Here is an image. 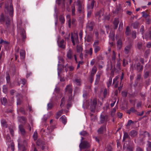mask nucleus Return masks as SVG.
<instances>
[{
  "label": "nucleus",
  "mask_w": 151,
  "mask_h": 151,
  "mask_svg": "<svg viewBox=\"0 0 151 151\" xmlns=\"http://www.w3.org/2000/svg\"><path fill=\"white\" fill-rule=\"evenodd\" d=\"M5 8L8 10L9 9V15L12 17L13 15L14 11L12 0H9L7 1L5 5Z\"/></svg>",
  "instance_id": "1"
},
{
  "label": "nucleus",
  "mask_w": 151,
  "mask_h": 151,
  "mask_svg": "<svg viewBox=\"0 0 151 151\" xmlns=\"http://www.w3.org/2000/svg\"><path fill=\"white\" fill-rule=\"evenodd\" d=\"M76 5L77 6V10L79 14H82L84 12V7L82 6V2L80 0H77L76 2Z\"/></svg>",
  "instance_id": "2"
},
{
  "label": "nucleus",
  "mask_w": 151,
  "mask_h": 151,
  "mask_svg": "<svg viewBox=\"0 0 151 151\" xmlns=\"http://www.w3.org/2000/svg\"><path fill=\"white\" fill-rule=\"evenodd\" d=\"M83 137H82V139L81 140V142L80 143L79 147L81 150L88 148L90 147V145L89 143L86 141H83L82 140L84 139Z\"/></svg>",
  "instance_id": "3"
},
{
  "label": "nucleus",
  "mask_w": 151,
  "mask_h": 151,
  "mask_svg": "<svg viewBox=\"0 0 151 151\" xmlns=\"http://www.w3.org/2000/svg\"><path fill=\"white\" fill-rule=\"evenodd\" d=\"M97 104L96 99H94L91 102V106L90 109L91 112H94Z\"/></svg>",
  "instance_id": "4"
},
{
  "label": "nucleus",
  "mask_w": 151,
  "mask_h": 151,
  "mask_svg": "<svg viewBox=\"0 0 151 151\" xmlns=\"http://www.w3.org/2000/svg\"><path fill=\"white\" fill-rule=\"evenodd\" d=\"M99 44V41L98 40L95 41L93 44V46L94 48V52L95 53H97L101 50V47L98 45Z\"/></svg>",
  "instance_id": "5"
},
{
  "label": "nucleus",
  "mask_w": 151,
  "mask_h": 151,
  "mask_svg": "<svg viewBox=\"0 0 151 151\" xmlns=\"http://www.w3.org/2000/svg\"><path fill=\"white\" fill-rule=\"evenodd\" d=\"M73 91L72 86L71 85H68L66 86L65 88V92H68L70 95V98L72 97V93Z\"/></svg>",
  "instance_id": "6"
},
{
  "label": "nucleus",
  "mask_w": 151,
  "mask_h": 151,
  "mask_svg": "<svg viewBox=\"0 0 151 151\" xmlns=\"http://www.w3.org/2000/svg\"><path fill=\"white\" fill-rule=\"evenodd\" d=\"M95 17L98 18L99 20H100L101 16L103 15L104 13L102 10L101 9L95 13Z\"/></svg>",
  "instance_id": "7"
},
{
  "label": "nucleus",
  "mask_w": 151,
  "mask_h": 151,
  "mask_svg": "<svg viewBox=\"0 0 151 151\" xmlns=\"http://www.w3.org/2000/svg\"><path fill=\"white\" fill-rule=\"evenodd\" d=\"M132 47V44L130 43L128 45H127L125 47L124 51L125 54H128Z\"/></svg>",
  "instance_id": "8"
},
{
  "label": "nucleus",
  "mask_w": 151,
  "mask_h": 151,
  "mask_svg": "<svg viewBox=\"0 0 151 151\" xmlns=\"http://www.w3.org/2000/svg\"><path fill=\"white\" fill-rule=\"evenodd\" d=\"M57 42L58 46L60 47L63 49L65 48V42L64 40H62L59 42H58V40Z\"/></svg>",
  "instance_id": "9"
},
{
  "label": "nucleus",
  "mask_w": 151,
  "mask_h": 151,
  "mask_svg": "<svg viewBox=\"0 0 151 151\" xmlns=\"http://www.w3.org/2000/svg\"><path fill=\"white\" fill-rule=\"evenodd\" d=\"M121 12V5L119 4L116 7V8L115 11H113V13L115 14H118L119 13Z\"/></svg>",
  "instance_id": "10"
},
{
  "label": "nucleus",
  "mask_w": 151,
  "mask_h": 151,
  "mask_svg": "<svg viewBox=\"0 0 151 151\" xmlns=\"http://www.w3.org/2000/svg\"><path fill=\"white\" fill-rule=\"evenodd\" d=\"M93 34L92 33H89L87 36V38L86 40L88 42H91L93 40Z\"/></svg>",
  "instance_id": "11"
},
{
  "label": "nucleus",
  "mask_w": 151,
  "mask_h": 151,
  "mask_svg": "<svg viewBox=\"0 0 151 151\" xmlns=\"http://www.w3.org/2000/svg\"><path fill=\"white\" fill-rule=\"evenodd\" d=\"M6 25V29H8L10 25V19L9 17L8 16H5Z\"/></svg>",
  "instance_id": "12"
},
{
  "label": "nucleus",
  "mask_w": 151,
  "mask_h": 151,
  "mask_svg": "<svg viewBox=\"0 0 151 151\" xmlns=\"http://www.w3.org/2000/svg\"><path fill=\"white\" fill-rule=\"evenodd\" d=\"M73 51L70 49L67 52V57L68 59H71L73 58Z\"/></svg>",
  "instance_id": "13"
},
{
  "label": "nucleus",
  "mask_w": 151,
  "mask_h": 151,
  "mask_svg": "<svg viewBox=\"0 0 151 151\" xmlns=\"http://www.w3.org/2000/svg\"><path fill=\"white\" fill-rule=\"evenodd\" d=\"M143 68V66L142 65H141L140 63H137L136 66V70L137 71H138L139 72L142 71Z\"/></svg>",
  "instance_id": "14"
},
{
  "label": "nucleus",
  "mask_w": 151,
  "mask_h": 151,
  "mask_svg": "<svg viewBox=\"0 0 151 151\" xmlns=\"http://www.w3.org/2000/svg\"><path fill=\"white\" fill-rule=\"evenodd\" d=\"M121 63L119 61H118L116 64V66L114 67L115 70L116 72H118L121 70Z\"/></svg>",
  "instance_id": "15"
},
{
  "label": "nucleus",
  "mask_w": 151,
  "mask_h": 151,
  "mask_svg": "<svg viewBox=\"0 0 151 151\" xmlns=\"http://www.w3.org/2000/svg\"><path fill=\"white\" fill-rule=\"evenodd\" d=\"M94 25V23L91 22L87 25L86 27L89 31H91L93 30Z\"/></svg>",
  "instance_id": "16"
},
{
  "label": "nucleus",
  "mask_w": 151,
  "mask_h": 151,
  "mask_svg": "<svg viewBox=\"0 0 151 151\" xmlns=\"http://www.w3.org/2000/svg\"><path fill=\"white\" fill-rule=\"evenodd\" d=\"M36 144L37 146H41L42 145H45V142L41 139H39L37 141Z\"/></svg>",
  "instance_id": "17"
},
{
  "label": "nucleus",
  "mask_w": 151,
  "mask_h": 151,
  "mask_svg": "<svg viewBox=\"0 0 151 151\" xmlns=\"http://www.w3.org/2000/svg\"><path fill=\"white\" fill-rule=\"evenodd\" d=\"M26 81V80L24 78H21L20 80L17 82L18 85L20 86V84H22L23 85L22 86V87L25 84Z\"/></svg>",
  "instance_id": "18"
},
{
  "label": "nucleus",
  "mask_w": 151,
  "mask_h": 151,
  "mask_svg": "<svg viewBox=\"0 0 151 151\" xmlns=\"http://www.w3.org/2000/svg\"><path fill=\"white\" fill-rule=\"evenodd\" d=\"M119 22V20L118 18H115L113 22L114 29H116L117 28Z\"/></svg>",
  "instance_id": "19"
},
{
  "label": "nucleus",
  "mask_w": 151,
  "mask_h": 151,
  "mask_svg": "<svg viewBox=\"0 0 151 151\" xmlns=\"http://www.w3.org/2000/svg\"><path fill=\"white\" fill-rule=\"evenodd\" d=\"M19 128L22 134L24 135L25 134V131L24 128V126L22 125H20L19 126Z\"/></svg>",
  "instance_id": "20"
},
{
  "label": "nucleus",
  "mask_w": 151,
  "mask_h": 151,
  "mask_svg": "<svg viewBox=\"0 0 151 151\" xmlns=\"http://www.w3.org/2000/svg\"><path fill=\"white\" fill-rule=\"evenodd\" d=\"M85 52L86 54L84 55L85 57L87 56V54L89 55L90 56H91L93 53V49L91 47L90 48L89 50H85Z\"/></svg>",
  "instance_id": "21"
},
{
  "label": "nucleus",
  "mask_w": 151,
  "mask_h": 151,
  "mask_svg": "<svg viewBox=\"0 0 151 151\" xmlns=\"http://www.w3.org/2000/svg\"><path fill=\"white\" fill-rule=\"evenodd\" d=\"M138 134V132L134 130L131 131L129 133V134L132 137H136Z\"/></svg>",
  "instance_id": "22"
},
{
  "label": "nucleus",
  "mask_w": 151,
  "mask_h": 151,
  "mask_svg": "<svg viewBox=\"0 0 151 151\" xmlns=\"http://www.w3.org/2000/svg\"><path fill=\"white\" fill-rule=\"evenodd\" d=\"M145 39L149 38V40H151V31L150 30L148 32L145 34Z\"/></svg>",
  "instance_id": "23"
},
{
  "label": "nucleus",
  "mask_w": 151,
  "mask_h": 151,
  "mask_svg": "<svg viewBox=\"0 0 151 151\" xmlns=\"http://www.w3.org/2000/svg\"><path fill=\"white\" fill-rule=\"evenodd\" d=\"M21 36L22 37V40L24 41V40L26 38V32L25 30L23 29L22 30Z\"/></svg>",
  "instance_id": "24"
},
{
  "label": "nucleus",
  "mask_w": 151,
  "mask_h": 151,
  "mask_svg": "<svg viewBox=\"0 0 151 151\" xmlns=\"http://www.w3.org/2000/svg\"><path fill=\"white\" fill-rule=\"evenodd\" d=\"M117 47L119 49L121 48L122 47V41L121 40H119L117 42Z\"/></svg>",
  "instance_id": "25"
},
{
  "label": "nucleus",
  "mask_w": 151,
  "mask_h": 151,
  "mask_svg": "<svg viewBox=\"0 0 151 151\" xmlns=\"http://www.w3.org/2000/svg\"><path fill=\"white\" fill-rule=\"evenodd\" d=\"M115 33L114 32H111L110 33L109 37L112 41H114L115 40Z\"/></svg>",
  "instance_id": "26"
},
{
  "label": "nucleus",
  "mask_w": 151,
  "mask_h": 151,
  "mask_svg": "<svg viewBox=\"0 0 151 151\" xmlns=\"http://www.w3.org/2000/svg\"><path fill=\"white\" fill-rule=\"evenodd\" d=\"M60 119L64 124H65L67 122L66 118L65 116H63L60 118Z\"/></svg>",
  "instance_id": "27"
},
{
  "label": "nucleus",
  "mask_w": 151,
  "mask_h": 151,
  "mask_svg": "<svg viewBox=\"0 0 151 151\" xmlns=\"http://www.w3.org/2000/svg\"><path fill=\"white\" fill-rule=\"evenodd\" d=\"M1 104L2 105L5 106L7 103V101L5 97H4L1 99Z\"/></svg>",
  "instance_id": "28"
},
{
  "label": "nucleus",
  "mask_w": 151,
  "mask_h": 151,
  "mask_svg": "<svg viewBox=\"0 0 151 151\" xmlns=\"http://www.w3.org/2000/svg\"><path fill=\"white\" fill-rule=\"evenodd\" d=\"M71 11H72V15L73 16L75 15V7L74 4H72L71 6Z\"/></svg>",
  "instance_id": "29"
},
{
  "label": "nucleus",
  "mask_w": 151,
  "mask_h": 151,
  "mask_svg": "<svg viewBox=\"0 0 151 151\" xmlns=\"http://www.w3.org/2000/svg\"><path fill=\"white\" fill-rule=\"evenodd\" d=\"M100 74L96 75V78L95 81V84L97 85L98 84L100 80Z\"/></svg>",
  "instance_id": "30"
},
{
  "label": "nucleus",
  "mask_w": 151,
  "mask_h": 151,
  "mask_svg": "<svg viewBox=\"0 0 151 151\" xmlns=\"http://www.w3.org/2000/svg\"><path fill=\"white\" fill-rule=\"evenodd\" d=\"M59 20L61 24H63L65 22V19L63 16L60 15L59 16Z\"/></svg>",
  "instance_id": "31"
},
{
  "label": "nucleus",
  "mask_w": 151,
  "mask_h": 151,
  "mask_svg": "<svg viewBox=\"0 0 151 151\" xmlns=\"http://www.w3.org/2000/svg\"><path fill=\"white\" fill-rule=\"evenodd\" d=\"M5 21V17H4L3 14H1L0 18V22L1 24H3Z\"/></svg>",
  "instance_id": "32"
},
{
  "label": "nucleus",
  "mask_w": 151,
  "mask_h": 151,
  "mask_svg": "<svg viewBox=\"0 0 151 151\" xmlns=\"http://www.w3.org/2000/svg\"><path fill=\"white\" fill-rule=\"evenodd\" d=\"M100 122L102 124L104 123L105 120V117L103 115L101 114L100 117Z\"/></svg>",
  "instance_id": "33"
},
{
  "label": "nucleus",
  "mask_w": 151,
  "mask_h": 151,
  "mask_svg": "<svg viewBox=\"0 0 151 151\" xmlns=\"http://www.w3.org/2000/svg\"><path fill=\"white\" fill-rule=\"evenodd\" d=\"M150 73V71H146L144 72V77L145 78H147L149 76Z\"/></svg>",
  "instance_id": "34"
},
{
  "label": "nucleus",
  "mask_w": 151,
  "mask_h": 151,
  "mask_svg": "<svg viewBox=\"0 0 151 151\" xmlns=\"http://www.w3.org/2000/svg\"><path fill=\"white\" fill-rule=\"evenodd\" d=\"M73 81L75 83H76L77 85L80 86L81 85V81L80 78L76 79Z\"/></svg>",
  "instance_id": "35"
},
{
  "label": "nucleus",
  "mask_w": 151,
  "mask_h": 151,
  "mask_svg": "<svg viewBox=\"0 0 151 151\" xmlns=\"http://www.w3.org/2000/svg\"><path fill=\"white\" fill-rule=\"evenodd\" d=\"M66 17L69 19L68 21V26L69 28H70L71 23L70 16V15H68L66 16Z\"/></svg>",
  "instance_id": "36"
},
{
  "label": "nucleus",
  "mask_w": 151,
  "mask_h": 151,
  "mask_svg": "<svg viewBox=\"0 0 151 151\" xmlns=\"http://www.w3.org/2000/svg\"><path fill=\"white\" fill-rule=\"evenodd\" d=\"M130 30L129 29V26H127L126 28V30L125 31V34L126 35L128 36L130 35Z\"/></svg>",
  "instance_id": "37"
},
{
  "label": "nucleus",
  "mask_w": 151,
  "mask_h": 151,
  "mask_svg": "<svg viewBox=\"0 0 151 151\" xmlns=\"http://www.w3.org/2000/svg\"><path fill=\"white\" fill-rule=\"evenodd\" d=\"M150 53V50H147L144 53V57L145 58H148V56Z\"/></svg>",
  "instance_id": "38"
},
{
  "label": "nucleus",
  "mask_w": 151,
  "mask_h": 151,
  "mask_svg": "<svg viewBox=\"0 0 151 151\" xmlns=\"http://www.w3.org/2000/svg\"><path fill=\"white\" fill-rule=\"evenodd\" d=\"M53 104L52 103L50 102L47 104V109L50 110L51 109L53 106Z\"/></svg>",
  "instance_id": "39"
},
{
  "label": "nucleus",
  "mask_w": 151,
  "mask_h": 151,
  "mask_svg": "<svg viewBox=\"0 0 151 151\" xmlns=\"http://www.w3.org/2000/svg\"><path fill=\"white\" fill-rule=\"evenodd\" d=\"M77 52H82L83 50L82 47L80 46H77L76 47Z\"/></svg>",
  "instance_id": "40"
},
{
  "label": "nucleus",
  "mask_w": 151,
  "mask_h": 151,
  "mask_svg": "<svg viewBox=\"0 0 151 151\" xmlns=\"http://www.w3.org/2000/svg\"><path fill=\"white\" fill-rule=\"evenodd\" d=\"M1 124L4 126L6 127H7V124L6 122V120L4 119H2L1 120Z\"/></svg>",
  "instance_id": "41"
},
{
  "label": "nucleus",
  "mask_w": 151,
  "mask_h": 151,
  "mask_svg": "<svg viewBox=\"0 0 151 151\" xmlns=\"http://www.w3.org/2000/svg\"><path fill=\"white\" fill-rule=\"evenodd\" d=\"M0 44H3L4 45H8L9 44L8 42L2 39H0Z\"/></svg>",
  "instance_id": "42"
},
{
  "label": "nucleus",
  "mask_w": 151,
  "mask_h": 151,
  "mask_svg": "<svg viewBox=\"0 0 151 151\" xmlns=\"http://www.w3.org/2000/svg\"><path fill=\"white\" fill-rule=\"evenodd\" d=\"M80 134L83 136H87L88 135V133L85 131H83L80 133Z\"/></svg>",
  "instance_id": "43"
},
{
  "label": "nucleus",
  "mask_w": 151,
  "mask_h": 151,
  "mask_svg": "<svg viewBox=\"0 0 151 151\" xmlns=\"http://www.w3.org/2000/svg\"><path fill=\"white\" fill-rule=\"evenodd\" d=\"M104 129V127L103 126L101 127L98 130V132L99 134H102L103 133Z\"/></svg>",
  "instance_id": "44"
},
{
  "label": "nucleus",
  "mask_w": 151,
  "mask_h": 151,
  "mask_svg": "<svg viewBox=\"0 0 151 151\" xmlns=\"http://www.w3.org/2000/svg\"><path fill=\"white\" fill-rule=\"evenodd\" d=\"M139 23L137 22H135L134 23H133L132 24V25L133 26V27L135 29H136L138 27L139 25Z\"/></svg>",
  "instance_id": "45"
},
{
  "label": "nucleus",
  "mask_w": 151,
  "mask_h": 151,
  "mask_svg": "<svg viewBox=\"0 0 151 151\" xmlns=\"http://www.w3.org/2000/svg\"><path fill=\"white\" fill-rule=\"evenodd\" d=\"M7 83L9 84L10 83V77L9 74H8L6 77Z\"/></svg>",
  "instance_id": "46"
},
{
  "label": "nucleus",
  "mask_w": 151,
  "mask_h": 151,
  "mask_svg": "<svg viewBox=\"0 0 151 151\" xmlns=\"http://www.w3.org/2000/svg\"><path fill=\"white\" fill-rule=\"evenodd\" d=\"M112 81V78L111 77H109V80L108 82L107 83V87H109L111 85Z\"/></svg>",
  "instance_id": "47"
},
{
  "label": "nucleus",
  "mask_w": 151,
  "mask_h": 151,
  "mask_svg": "<svg viewBox=\"0 0 151 151\" xmlns=\"http://www.w3.org/2000/svg\"><path fill=\"white\" fill-rule=\"evenodd\" d=\"M33 137L34 140H36L37 138V133L36 131H35L34 132Z\"/></svg>",
  "instance_id": "48"
},
{
  "label": "nucleus",
  "mask_w": 151,
  "mask_h": 151,
  "mask_svg": "<svg viewBox=\"0 0 151 151\" xmlns=\"http://www.w3.org/2000/svg\"><path fill=\"white\" fill-rule=\"evenodd\" d=\"M142 13V17H143L145 19L147 18V17L149 16V15L148 14L145 12H143Z\"/></svg>",
  "instance_id": "49"
},
{
  "label": "nucleus",
  "mask_w": 151,
  "mask_h": 151,
  "mask_svg": "<svg viewBox=\"0 0 151 151\" xmlns=\"http://www.w3.org/2000/svg\"><path fill=\"white\" fill-rule=\"evenodd\" d=\"M137 46L139 49H141L142 46V42H138L137 44Z\"/></svg>",
  "instance_id": "50"
},
{
  "label": "nucleus",
  "mask_w": 151,
  "mask_h": 151,
  "mask_svg": "<svg viewBox=\"0 0 151 151\" xmlns=\"http://www.w3.org/2000/svg\"><path fill=\"white\" fill-rule=\"evenodd\" d=\"M96 70L95 67H93V68L91 74L93 75H94L96 73Z\"/></svg>",
  "instance_id": "51"
},
{
  "label": "nucleus",
  "mask_w": 151,
  "mask_h": 151,
  "mask_svg": "<svg viewBox=\"0 0 151 151\" xmlns=\"http://www.w3.org/2000/svg\"><path fill=\"white\" fill-rule=\"evenodd\" d=\"M134 122L131 120H129L128 121L126 125V126L127 127H129Z\"/></svg>",
  "instance_id": "52"
},
{
  "label": "nucleus",
  "mask_w": 151,
  "mask_h": 151,
  "mask_svg": "<svg viewBox=\"0 0 151 151\" xmlns=\"http://www.w3.org/2000/svg\"><path fill=\"white\" fill-rule=\"evenodd\" d=\"M3 92L5 93H6L7 92V88L6 86L4 85L3 87Z\"/></svg>",
  "instance_id": "53"
},
{
  "label": "nucleus",
  "mask_w": 151,
  "mask_h": 151,
  "mask_svg": "<svg viewBox=\"0 0 151 151\" xmlns=\"http://www.w3.org/2000/svg\"><path fill=\"white\" fill-rule=\"evenodd\" d=\"M71 39L72 42L73 44V45H75V42L74 39L73 37V35L72 33L71 34Z\"/></svg>",
  "instance_id": "54"
},
{
  "label": "nucleus",
  "mask_w": 151,
  "mask_h": 151,
  "mask_svg": "<svg viewBox=\"0 0 151 151\" xmlns=\"http://www.w3.org/2000/svg\"><path fill=\"white\" fill-rule=\"evenodd\" d=\"M20 57L22 59H23L24 57V51L22 50L20 52Z\"/></svg>",
  "instance_id": "55"
},
{
  "label": "nucleus",
  "mask_w": 151,
  "mask_h": 151,
  "mask_svg": "<svg viewBox=\"0 0 151 151\" xmlns=\"http://www.w3.org/2000/svg\"><path fill=\"white\" fill-rule=\"evenodd\" d=\"M94 76V75H91V74L90 75V76L89 77V79H90V82L91 83H92L93 81Z\"/></svg>",
  "instance_id": "56"
},
{
  "label": "nucleus",
  "mask_w": 151,
  "mask_h": 151,
  "mask_svg": "<svg viewBox=\"0 0 151 151\" xmlns=\"http://www.w3.org/2000/svg\"><path fill=\"white\" fill-rule=\"evenodd\" d=\"M132 37L133 39L136 38V32L135 31L132 32Z\"/></svg>",
  "instance_id": "57"
},
{
  "label": "nucleus",
  "mask_w": 151,
  "mask_h": 151,
  "mask_svg": "<svg viewBox=\"0 0 151 151\" xmlns=\"http://www.w3.org/2000/svg\"><path fill=\"white\" fill-rule=\"evenodd\" d=\"M122 95L123 97H126L127 95V91H122Z\"/></svg>",
  "instance_id": "58"
},
{
  "label": "nucleus",
  "mask_w": 151,
  "mask_h": 151,
  "mask_svg": "<svg viewBox=\"0 0 151 151\" xmlns=\"http://www.w3.org/2000/svg\"><path fill=\"white\" fill-rule=\"evenodd\" d=\"M128 64V61L124 59L123 60V66L125 67Z\"/></svg>",
  "instance_id": "59"
},
{
  "label": "nucleus",
  "mask_w": 151,
  "mask_h": 151,
  "mask_svg": "<svg viewBox=\"0 0 151 151\" xmlns=\"http://www.w3.org/2000/svg\"><path fill=\"white\" fill-rule=\"evenodd\" d=\"M123 137L125 138H130L128 133L126 132H124Z\"/></svg>",
  "instance_id": "60"
},
{
  "label": "nucleus",
  "mask_w": 151,
  "mask_h": 151,
  "mask_svg": "<svg viewBox=\"0 0 151 151\" xmlns=\"http://www.w3.org/2000/svg\"><path fill=\"white\" fill-rule=\"evenodd\" d=\"M65 103V98L63 97L61 100V103L60 106L62 107V106Z\"/></svg>",
  "instance_id": "61"
},
{
  "label": "nucleus",
  "mask_w": 151,
  "mask_h": 151,
  "mask_svg": "<svg viewBox=\"0 0 151 151\" xmlns=\"http://www.w3.org/2000/svg\"><path fill=\"white\" fill-rule=\"evenodd\" d=\"M20 111L23 114L26 115L27 114V113L25 112V110L23 108H21L20 109Z\"/></svg>",
  "instance_id": "62"
},
{
  "label": "nucleus",
  "mask_w": 151,
  "mask_h": 151,
  "mask_svg": "<svg viewBox=\"0 0 151 151\" xmlns=\"http://www.w3.org/2000/svg\"><path fill=\"white\" fill-rule=\"evenodd\" d=\"M140 32L142 34H143L145 32L144 27L143 25L141 27V28L140 29Z\"/></svg>",
  "instance_id": "63"
},
{
  "label": "nucleus",
  "mask_w": 151,
  "mask_h": 151,
  "mask_svg": "<svg viewBox=\"0 0 151 151\" xmlns=\"http://www.w3.org/2000/svg\"><path fill=\"white\" fill-rule=\"evenodd\" d=\"M136 151H143V150L140 147L138 146L137 147Z\"/></svg>",
  "instance_id": "64"
}]
</instances>
